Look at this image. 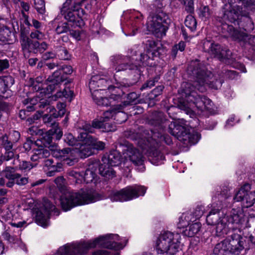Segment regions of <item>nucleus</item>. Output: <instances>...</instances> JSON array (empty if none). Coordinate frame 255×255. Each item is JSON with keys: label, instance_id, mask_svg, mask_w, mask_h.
Returning <instances> with one entry per match:
<instances>
[{"label": "nucleus", "instance_id": "15", "mask_svg": "<svg viewBox=\"0 0 255 255\" xmlns=\"http://www.w3.org/2000/svg\"><path fill=\"white\" fill-rule=\"evenodd\" d=\"M142 15L138 11L128 10L124 12L121 26L123 32L126 36L134 35L142 24Z\"/></svg>", "mask_w": 255, "mask_h": 255}, {"label": "nucleus", "instance_id": "42", "mask_svg": "<svg viewBox=\"0 0 255 255\" xmlns=\"http://www.w3.org/2000/svg\"><path fill=\"white\" fill-rule=\"evenodd\" d=\"M30 37L31 39H36L39 41L43 40L45 39V34L39 30H36L34 31H32L30 33Z\"/></svg>", "mask_w": 255, "mask_h": 255}, {"label": "nucleus", "instance_id": "25", "mask_svg": "<svg viewBox=\"0 0 255 255\" xmlns=\"http://www.w3.org/2000/svg\"><path fill=\"white\" fill-rule=\"evenodd\" d=\"M203 48L205 52L220 59L225 58L229 52L226 49H223L221 45L212 41L205 40L203 43Z\"/></svg>", "mask_w": 255, "mask_h": 255}, {"label": "nucleus", "instance_id": "12", "mask_svg": "<svg viewBox=\"0 0 255 255\" xmlns=\"http://www.w3.org/2000/svg\"><path fill=\"white\" fill-rule=\"evenodd\" d=\"M117 114L118 113L116 111L114 110V108H112L111 110L105 112L103 114V116L100 119H96L93 120L92 125L85 122L79 128L84 130V132L87 133L93 132L95 128L100 129L104 132L115 131L116 129L115 126L109 123V121L113 118L117 121V120H119L118 118L120 117H117Z\"/></svg>", "mask_w": 255, "mask_h": 255}, {"label": "nucleus", "instance_id": "10", "mask_svg": "<svg viewBox=\"0 0 255 255\" xmlns=\"http://www.w3.org/2000/svg\"><path fill=\"white\" fill-rule=\"evenodd\" d=\"M180 241L179 234L163 232L159 234L155 241V250L158 254L174 255L179 251Z\"/></svg>", "mask_w": 255, "mask_h": 255}, {"label": "nucleus", "instance_id": "26", "mask_svg": "<svg viewBox=\"0 0 255 255\" xmlns=\"http://www.w3.org/2000/svg\"><path fill=\"white\" fill-rule=\"evenodd\" d=\"M20 42L24 55L31 52L35 53L38 41H34L27 36L22 34L20 37Z\"/></svg>", "mask_w": 255, "mask_h": 255}, {"label": "nucleus", "instance_id": "40", "mask_svg": "<svg viewBox=\"0 0 255 255\" xmlns=\"http://www.w3.org/2000/svg\"><path fill=\"white\" fill-rule=\"evenodd\" d=\"M62 169V164L61 163H57L56 165L53 164L50 167L48 168L46 174L48 176H52L55 172H60Z\"/></svg>", "mask_w": 255, "mask_h": 255}, {"label": "nucleus", "instance_id": "16", "mask_svg": "<svg viewBox=\"0 0 255 255\" xmlns=\"http://www.w3.org/2000/svg\"><path fill=\"white\" fill-rule=\"evenodd\" d=\"M99 166V163L96 161L89 164L84 172L71 170L68 174L76 184H87L93 182L95 183L97 181V170Z\"/></svg>", "mask_w": 255, "mask_h": 255}, {"label": "nucleus", "instance_id": "1", "mask_svg": "<svg viewBox=\"0 0 255 255\" xmlns=\"http://www.w3.org/2000/svg\"><path fill=\"white\" fill-rule=\"evenodd\" d=\"M187 71L193 80L191 82H185L182 84V99L179 100L178 107L193 118L195 114H199V111H210L213 107V103L210 99L198 95L195 89L204 92L208 86L217 90L221 87L223 81L221 78L218 79L214 77L198 60L190 63Z\"/></svg>", "mask_w": 255, "mask_h": 255}, {"label": "nucleus", "instance_id": "11", "mask_svg": "<svg viewBox=\"0 0 255 255\" xmlns=\"http://www.w3.org/2000/svg\"><path fill=\"white\" fill-rule=\"evenodd\" d=\"M255 8V0H228L223 8L225 19L234 23L240 15L246 16V10Z\"/></svg>", "mask_w": 255, "mask_h": 255}, {"label": "nucleus", "instance_id": "47", "mask_svg": "<svg viewBox=\"0 0 255 255\" xmlns=\"http://www.w3.org/2000/svg\"><path fill=\"white\" fill-rule=\"evenodd\" d=\"M91 30L94 34H100L101 32V24L98 21H95L91 27Z\"/></svg>", "mask_w": 255, "mask_h": 255}, {"label": "nucleus", "instance_id": "44", "mask_svg": "<svg viewBox=\"0 0 255 255\" xmlns=\"http://www.w3.org/2000/svg\"><path fill=\"white\" fill-rule=\"evenodd\" d=\"M54 181L59 190L62 191L66 189V181L63 177H58L55 179Z\"/></svg>", "mask_w": 255, "mask_h": 255}, {"label": "nucleus", "instance_id": "43", "mask_svg": "<svg viewBox=\"0 0 255 255\" xmlns=\"http://www.w3.org/2000/svg\"><path fill=\"white\" fill-rule=\"evenodd\" d=\"M35 8L39 13L45 12V3L43 0H34Z\"/></svg>", "mask_w": 255, "mask_h": 255}, {"label": "nucleus", "instance_id": "3", "mask_svg": "<svg viewBox=\"0 0 255 255\" xmlns=\"http://www.w3.org/2000/svg\"><path fill=\"white\" fill-rule=\"evenodd\" d=\"M103 163L99 166L100 174L106 178H112L115 175L112 167L118 166L123 162L128 167L130 163L140 166V171H143L144 157L142 152L129 143L120 145L118 149L113 150L107 156L102 158Z\"/></svg>", "mask_w": 255, "mask_h": 255}, {"label": "nucleus", "instance_id": "45", "mask_svg": "<svg viewBox=\"0 0 255 255\" xmlns=\"http://www.w3.org/2000/svg\"><path fill=\"white\" fill-rule=\"evenodd\" d=\"M57 55L59 58L62 60H67L69 57L68 51L64 48H61L58 51Z\"/></svg>", "mask_w": 255, "mask_h": 255}, {"label": "nucleus", "instance_id": "49", "mask_svg": "<svg viewBox=\"0 0 255 255\" xmlns=\"http://www.w3.org/2000/svg\"><path fill=\"white\" fill-rule=\"evenodd\" d=\"M65 107L66 105L64 103H59L57 104V108L58 110V113L57 114V117H62L65 114L66 111Z\"/></svg>", "mask_w": 255, "mask_h": 255}, {"label": "nucleus", "instance_id": "56", "mask_svg": "<svg viewBox=\"0 0 255 255\" xmlns=\"http://www.w3.org/2000/svg\"><path fill=\"white\" fill-rule=\"evenodd\" d=\"M8 201V199L7 197H0V214L2 212L3 210V207Z\"/></svg>", "mask_w": 255, "mask_h": 255}, {"label": "nucleus", "instance_id": "35", "mask_svg": "<svg viewBox=\"0 0 255 255\" xmlns=\"http://www.w3.org/2000/svg\"><path fill=\"white\" fill-rule=\"evenodd\" d=\"M48 143H50L52 141V137L51 135L54 136L57 139H60L63 135V132L58 125H54L53 128L48 131Z\"/></svg>", "mask_w": 255, "mask_h": 255}, {"label": "nucleus", "instance_id": "54", "mask_svg": "<svg viewBox=\"0 0 255 255\" xmlns=\"http://www.w3.org/2000/svg\"><path fill=\"white\" fill-rule=\"evenodd\" d=\"M234 121H235V116L232 115L227 121L226 125L225 126V128H230L233 127L235 124Z\"/></svg>", "mask_w": 255, "mask_h": 255}, {"label": "nucleus", "instance_id": "2", "mask_svg": "<svg viewBox=\"0 0 255 255\" xmlns=\"http://www.w3.org/2000/svg\"><path fill=\"white\" fill-rule=\"evenodd\" d=\"M72 72L71 66L65 65L61 69L54 72L47 79L46 83H43L44 78L42 76L37 77L35 80L31 78L29 79V86L37 92L36 96L39 99L40 103L39 106L42 105L44 107L45 105H49L51 101H56L58 98L72 97L73 92L69 88H65L62 91L59 90V84L63 80L62 73L69 75Z\"/></svg>", "mask_w": 255, "mask_h": 255}, {"label": "nucleus", "instance_id": "24", "mask_svg": "<svg viewBox=\"0 0 255 255\" xmlns=\"http://www.w3.org/2000/svg\"><path fill=\"white\" fill-rule=\"evenodd\" d=\"M118 95H119L121 99L118 101L116 100L115 102L112 103V104L109 105V106H111L112 108H114V110L116 111V112L118 113L117 117H121L123 118V119L122 120H117V122L121 124L126 121L127 119V115L124 113L121 112V110L123 109L124 107L127 105L136 104L137 101L138 95L134 92L130 93L127 96V101L126 102H124L123 105H121V104H118L119 103L122 102V98L120 96V94Z\"/></svg>", "mask_w": 255, "mask_h": 255}, {"label": "nucleus", "instance_id": "13", "mask_svg": "<svg viewBox=\"0 0 255 255\" xmlns=\"http://www.w3.org/2000/svg\"><path fill=\"white\" fill-rule=\"evenodd\" d=\"M244 248L241 235L234 233L217 244L214 248L213 253L217 255H226L229 253L238 255Z\"/></svg>", "mask_w": 255, "mask_h": 255}, {"label": "nucleus", "instance_id": "7", "mask_svg": "<svg viewBox=\"0 0 255 255\" xmlns=\"http://www.w3.org/2000/svg\"><path fill=\"white\" fill-rule=\"evenodd\" d=\"M107 81L103 78L98 79V76H93L89 82V88L92 93L94 102L98 106L108 107L112 103L121 99L119 95L116 93L119 90L116 87H109L108 89H97L96 86H106Z\"/></svg>", "mask_w": 255, "mask_h": 255}, {"label": "nucleus", "instance_id": "64", "mask_svg": "<svg viewBox=\"0 0 255 255\" xmlns=\"http://www.w3.org/2000/svg\"><path fill=\"white\" fill-rule=\"evenodd\" d=\"M32 24L33 26L36 29L39 28L41 26L40 22L35 19L32 20Z\"/></svg>", "mask_w": 255, "mask_h": 255}, {"label": "nucleus", "instance_id": "50", "mask_svg": "<svg viewBox=\"0 0 255 255\" xmlns=\"http://www.w3.org/2000/svg\"><path fill=\"white\" fill-rule=\"evenodd\" d=\"M246 19L247 24L244 26L243 28L246 31H251L254 29V23L249 18L246 17Z\"/></svg>", "mask_w": 255, "mask_h": 255}, {"label": "nucleus", "instance_id": "31", "mask_svg": "<svg viewBox=\"0 0 255 255\" xmlns=\"http://www.w3.org/2000/svg\"><path fill=\"white\" fill-rule=\"evenodd\" d=\"M201 224L197 221L193 222L183 231V235L188 237H192L195 236L200 230Z\"/></svg>", "mask_w": 255, "mask_h": 255}, {"label": "nucleus", "instance_id": "5", "mask_svg": "<svg viewBox=\"0 0 255 255\" xmlns=\"http://www.w3.org/2000/svg\"><path fill=\"white\" fill-rule=\"evenodd\" d=\"M102 199V195L93 189H81L77 192L66 191L61 197V207L65 211L81 205L89 204Z\"/></svg>", "mask_w": 255, "mask_h": 255}, {"label": "nucleus", "instance_id": "58", "mask_svg": "<svg viewBox=\"0 0 255 255\" xmlns=\"http://www.w3.org/2000/svg\"><path fill=\"white\" fill-rule=\"evenodd\" d=\"M71 35L77 40H80L81 37V32L79 30H71Z\"/></svg>", "mask_w": 255, "mask_h": 255}, {"label": "nucleus", "instance_id": "6", "mask_svg": "<svg viewBox=\"0 0 255 255\" xmlns=\"http://www.w3.org/2000/svg\"><path fill=\"white\" fill-rule=\"evenodd\" d=\"M162 141L168 145L171 144L172 142L169 135H160L159 136L155 133L146 141L140 139L138 141V146L141 149L142 154L146 155L151 163L155 165L162 164L165 160L164 155L158 149L159 144Z\"/></svg>", "mask_w": 255, "mask_h": 255}, {"label": "nucleus", "instance_id": "63", "mask_svg": "<svg viewBox=\"0 0 255 255\" xmlns=\"http://www.w3.org/2000/svg\"><path fill=\"white\" fill-rule=\"evenodd\" d=\"M20 5L22 9L25 11H27L29 9V5L27 3L22 1L20 2Z\"/></svg>", "mask_w": 255, "mask_h": 255}, {"label": "nucleus", "instance_id": "57", "mask_svg": "<svg viewBox=\"0 0 255 255\" xmlns=\"http://www.w3.org/2000/svg\"><path fill=\"white\" fill-rule=\"evenodd\" d=\"M8 67L9 63L7 60H0V71L7 69Z\"/></svg>", "mask_w": 255, "mask_h": 255}, {"label": "nucleus", "instance_id": "21", "mask_svg": "<svg viewBox=\"0 0 255 255\" xmlns=\"http://www.w3.org/2000/svg\"><path fill=\"white\" fill-rule=\"evenodd\" d=\"M158 45H160L159 43L148 39L146 43V50L147 54H140V58L139 61L135 63V67L136 69H138L139 67L141 66H152L153 63L150 61H153V58L157 56L159 53L160 47Z\"/></svg>", "mask_w": 255, "mask_h": 255}, {"label": "nucleus", "instance_id": "9", "mask_svg": "<svg viewBox=\"0 0 255 255\" xmlns=\"http://www.w3.org/2000/svg\"><path fill=\"white\" fill-rule=\"evenodd\" d=\"M168 131L185 145L197 143L200 134L190 128L183 120H175L168 125Z\"/></svg>", "mask_w": 255, "mask_h": 255}, {"label": "nucleus", "instance_id": "52", "mask_svg": "<svg viewBox=\"0 0 255 255\" xmlns=\"http://www.w3.org/2000/svg\"><path fill=\"white\" fill-rule=\"evenodd\" d=\"M37 141H37L36 142L33 143L29 141H27L26 142L24 143L23 147L26 150H29L31 148L33 149L38 145V143L37 142Z\"/></svg>", "mask_w": 255, "mask_h": 255}, {"label": "nucleus", "instance_id": "29", "mask_svg": "<svg viewBox=\"0 0 255 255\" xmlns=\"http://www.w3.org/2000/svg\"><path fill=\"white\" fill-rule=\"evenodd\" d=\"M1 144H2L5 149L6 152L3 156L0 157V160H9L14 156L13 152L10 150L12 148V143L10 141H8V137L6 135L2 136L0 139Z\"/></svg>", "mask_w": 255, "mask_h": 255}, {"label": "nucleus", "instance_id": "34", "mask_svg": "<svg viewBox=\"0 0 255 255\" xmlns=\"http://www.w3.org/2000/svg\"><path fill=\"white\" fill-rule=\"evenodd\" d=\"M81 132H84V130L80 131V133ZM80 135V133H79V136ZM64 141L69 145L74 146L75 145V147H79L81 145L84 144L81 140L78 138V141H77L73 136V135L70 133H66L64 135Z\"/></svg>", "mask_w": 255, "mask_h": 255}, {"label": "nucleus", "instance_id": "4", "mask_svg": "<svg viewBox=\"0 0 255 255\" xmlns=\"http://www.w3.org/2000/svg\"><path fill=\"white\" fill-rule=\"evenodd\" d=\"M219 209H213L206 218L208 225H216L215 235L224 237L231 230H238L241 233L248 226V222L243 219L244 213L241 208L233 209L230 217L224 215L221 216Z\"/></svg>", "mask_w": 255, "mask_h": 255}, {"label": "nucleus", "instance_id": "17", "mask_svg": "<svg viewBox=\"0 0 255 255\" xmlns=\"http://www.w3.org/2000/svg\"><path fill=\"white\" fill-rule=\"evenodd\" d=\"M222 32L225 36L230 37L234 40L247 43L252 47L253 58L255 59V36L248 35L244 32L235 29L232 25L227 23L223 24Z\"/></svg>", "mask_w": 255, "mask_h": 255}, {"label": "nucleus", "instance_id": "51", "mask_svg": "<svg viewBox=\"0 0 255 255\" xmlns=\"http://www.w3.org/2000/svg\"><path fill=\"white\" fill-rule=\"evenodd\" d=\"M19 166L20 169L25 170H29L34 166V165H32L29 162L25 161L20 162Z\"/></svg>", "mask_w": 255, "mask_h": 255}, {"label": "nucleus", "instance_id": "53", "mask_svg": "<svg viewBox=\"0 0 255 255\" xmlns=\"http://www.w3.org/2000/svg\"><path fill=\"white\" fill-rule=\"evenodd\" d=\"M163 88L164 87L162 85L157 86L152 91L151 94L154 96V97H156L161 94Z\"/></svg>", "mask_w": 255, "mask_h": 255}, {"label": "nucleus", "instance_id": "14", "mask_svg": "<svg viewBox=\"0 0 255 255\" xmlns=\"http://www.w3.org/2000/svg\"><path fill=\"white\" fill-rule=\"evenodd\" d=\"M146 191V188L143 186H129L120 190H112L109 198L112 202H125L143 196Z\"/></svg>", "mask_w": 255, "mask_h": 255}, {"label": "nucleus", "instance_id": "38", "mask_svg": "<svg viewBox=\"0 0 255 255\" xmlns=\"http://www.w3.org/2000/svg\"><path fill=\"white\" fill-rule=\"evenodd\" d=\"M211 11L208 6H202L198 10L199 17L202 18H204L205 19L210 17L211 15Z\"/></svg>", "mask_w": 255, "mask_h": 255}, {"label": "nucleus", "instance_id": "62", "mask_svg": "<svg viewBox=\"0 0 255 255\" xmlns=\"http://www.w3.org/2000/svg\"><path fill=\"white\" fill-rule=\"evenodd\" d=\"M128 69H134V68L131 67L129 65H121L118 68L117 71H122V70H127Z\"/></svg>", "mask_w": 255, "mask_h": 255}, {"label": "nucleus", "instance_id": "48", "mask_svg": "<svg viewBox=\"0 0 255 255\" xmlns=\"http://www.w3.org/2000/svg\"><path fill=\"white\" fill-rule=\"evenodd\" d=\"M47 47H48V45L46 42H43L40 43L38 41V45H37V46L36 47L35 53H37V52L42 53L45 50L47 49Z\"/></svg>", "mask_w": 255, "mask_h": 255}, {"label": "nucleus", "instance_id": "18", "mask_svg": "<svg viewBox=\"0 0 255 255\" xmlns=\"http://www.w3.org/2000/svg\"><path fill=\"white\" fill-rule=\"evenodd\" d=\"M146 34L152 33L157 37H162L167 29L165 17L159 14L150 15L146 23Z\"/></svg>", "mask_w": 255, "mask_h": 255}, {"label": "nucleus", "instance_id": "27", "mask_svg": "<svg viewBox=\"0 0 255 255\" xmlns=\"http://www.w3.org/2000/svg\"><path fill=\"white\" fill-rule=\"evenodd\" d=\"M202 215V212H199L196 216L189 213L182 214L179 218L178 228H186L193 222L196 221V219L199 218Z\"/></svg>", "mask_w": 255, "mask_h": 255}, {"label": "nucleus", "instance_id": "32", "mask_svg": "<svg viewBox=\"0 0 255 255\" xmlns=\"http://www.w3.org/2000/svg\"><path fill=\"white\" fill-rule=\"evenodd\" d=\"M14 81L10 76L0 77V97L8 91V88L14 84Z\"/></svg>", "mask_w": 255, "mask_h": 255}, {"label": "nucleus", "instance_id": "61", "mask_svg": "<svg viewBox=\"0 0 255 255\" xmlns=\"http://www.w3.org/2000/svg\"><path fill=\"white\" fill-rule=\"evenodd\" d=\"M74 2H72V4H71V8L76 9L77 8H81V2L80 1H76V0H73Z\"/></svg>", "mask_w": 255, "mask_h": 255}, {"label": "nucleus", "instance_id": "36", "mask_svg": "<svg viewBox=\"0 0 255 255\" xmlns=\"http://www.w3.org/2000/svg\"><path fill=\"white\" fill-rule=\"evenodd\" d=\"M49 110V112L50 114H45L42 116L41 114H39V117L36 116V119H37L40 117H42L43 122L45 123H50L52 121V118H56L57 117V115L56 114L54 113V111H55V109L51 107H48L47 108V110Z\"/></svg>", "mask_w": 255, "mask_h": 255}, {"label": "nucleus", "instance_id": "41", "mask_svg": "<svg viewBox=\"0 0 255 255\" xmlns=\"http://www.w3.org/2000/svg\"><path fill=\"white\" fill-rule=\"evenodd\" d=\"M186 46L185 43L184 41H180L179 42L178 44L175 45L172 49V52L171 54L174 57H175L178 50L182 52L185 49Z\"/></svg>", "mask_w": 255, "mask_h": 255}, {"label": "nucleus", "instance_id": "20", "mask_svg": "<svg viewBox=\"0 0 255 255\" xmlns=\"http://www.w3.org/2000/svg\"><path fill=\"white\" fill-rule=\"evenodd\" d=\"M79 138L84 144L81 145L82 151L80 152L82 157H87L93 153V149L102 150L105 147V143L101 141H97L91 135L84 132H81Z\"/></svg>", "mask_w": 255, "mask_h": 255}, {"label": "nucleus", "instance_id": "8", "mask_svg": "<svg viewBox=\"0 0 255 255\" xmlns=\"http://www.w3.org/2000/svg\"><path fill=\"white\" fill-rule=\"evenodd\" d=\"M73 0H66L63 5L61 12L64 14L67 22L62 23L57 26L56 32L58 34L66 32L70 30V26L73 27H82L85 25L86 19L85 12L82 8H71V4Z\"/></svg>", "mask_w": 255, "mask_h": 255}, {"label": "nucleus", "instance_id": "60", "mask_svg": "<svg viewBox=\"0 0 255 255\" xmlns=\"http://www.w3.org/2000/svg\"><path fill=\"white\" fill-rule=\"evenodd\" d=\"M53 162L51 159H47L44 160V170L45 172L48 171V168L50 167L53 165Z\"/></svg>", "mask_w": 255, "mask_h": 255}, {"label": "nucleus", "instance_id": "30", "mask_svg": "<svg viewBox=\"0 0 255 255\" xmlns=\"http://www.w3.org/2000/svg\"><path fill=\"white\" fill-rule=\"evenodd\" d=\"M13 33L9 28L5 26H0V44L10 43L12 40Z\"/></svg>", "mask_w": 255, "mask_h": 255}, {"label": "nucleus", "instance_id": "28", "mask_svg": "<svg viewBox=\"0 0 255 255\" xmlns=\"http://www.w3.org/2000/svg\"><path fill=\"white\" fill-rule=\"evenodd\" d=\"M31 160L33 161L40 162L47 158L50 153L48 149L43 148L42 146L35 147L32 151Z\"/></svg>", "mask_w": 255, "mask_h": 255}, {"label": "nucleus", "instance_id": "55", "mask_svg": "<svg viewBox=\"0 0 255 255\" xmlns=\"http://www.w3.org/2000/svg\"><path fill=\"white\" fill-rule=\"evenodd\" d=\"M155 81L154 80H150L148 81L146 83L143 84L141 87V90H143L146 88H151L154 85Z\"/></svg>", "mask_w": 255, "mask_h": 255}, {"label": "nucleus", "instance_id": "19", "mask_svg": "<svg viewBox=\"0 0 255 255\" xmlns=\"http://www.w3.org/2000/svg\"><path fill=\"white\" fill-rule=\"evenodd\" d=\"M56 209L49 200H45L40 208H34L32 209V215L35 219L36 223L39 226L46 228L49 225V215L51 212Z\"/></svg>", "mask_w": 255, "mask_h": 255}, {"label": "nucleus", "instance_id": "39", "mask_svg": "<svg viewBox=\"0 0 255 255\" xmlns=\"http://www.w3.org/2000/svg\"><path fill=\"white\" fill-rule=\"evenodd\" d=\"M2 176L5 177L7 179L14 180L16 173H14V169L13 167H7L2 171Z\"/></svg>", "mask_w": 255, "mask_h": 255}, {"label": "nucleus", "instance_id": "23", "mask_svg": "<svg viewBox=\"0 0 255 255\" xmlns=\"http://www.w3.org/2000/svg\"><path fill=\"white\" fill-rule=\"evenodd\" d=\"M250 189L249 184H245L236 194L234 198V201H241L244 208L252 206L255 203V191L250 192Z\"/></svg>", "mask_w": 255, "mask_h": 255}, {"label": "nucleus", "instance_id": "22", "mask_svg": "<svg viewBox=\"0 0 255 255\" xmlns=\"http://www.w3.org/2000/svg\"><path fill=\"white\" fill-rule=\"evenodd\" d=\"M81 145L79 147L66 148L62 150L56 149L53 151V156L60 159L64 164L71 166L77 162L78 157H82L80 152L82 151Z\"/></svg>", "mask_w": 255, "mask_h": 255}, {"label": "nucleus", "instance_id": "59", "mask_svg": "<svg viewBox=\"0 0 255 255\" xmlns=\"http://www.w3.org/2000/svg\"><path fill=\"white\" fill-rule=\"evenodd\" d=\"M56 54L52 52H48L43 54L42 57L44 60H47L50 58L55 57Z\"/></svg>", "mask_w": 255, "mask_h": 255}, {"label": "nucleus", "instance_id": "33", "mask_svg": "<svg viewBox=\"0 0 255 255\" xmlns=\"http://www.w3.org/2000/svg\"><path fill=\"white\" fill-rule=\"evenodd\" d=\"M4 218H5V221H7L8 223L13 227L20 228L23 227L24 225L26 224L25 221H17V216L15 215H12L11 213L10 214H7V215L5 217H4Z\"/></svg>", "mask_w": 255, "mask_h": 255}, {"label": "nucleus", "instance_id": "37", "mask_svg": "<svg viewBox=\"0 0 255 255\" xmlns=\"http://www.w3.org/2000/svg\"><path fill=\"white\" fill-rule=\"evenodd\" d=\"M185 24L191 31H193L196 29L197 21L193 16L188 15L186 16L185 20Z\"/></svg>", "mask_w": 255, "mask_h": 255}, {"label": "nucleus", "instance_id": "46", "mask_svg": "<svg viewBox=\"0 0 255 255\" xmlns=\"http://www.w3.org/2000/svg\"><path fill=\"white\" fill-rule=\"evenodd\" d=\"M16 176L14 178L15 183L19 185H23L28 182V179L26 177H21L20 176L16 173Z\"/></svg>", "mask_w": 255, "mask_h": 255}]
</instances>
